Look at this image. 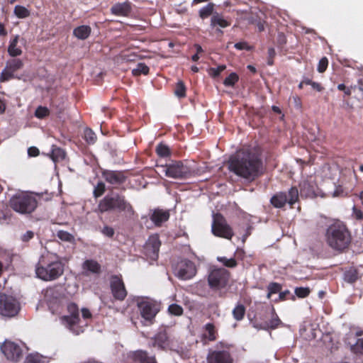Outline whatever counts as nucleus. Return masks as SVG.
Wrapping results in <instances>:
<instances>
[{
  "label": "nucleus",
  "instance_id": "1",
  "mask_svg": "<svg viewBox=\"0 0 363 363\" xmlns=\"http://www.w3.org/2000/svg\"><path fill=\"white\" fill-rule=\"evenodd\" d=\"M229 169L236 175L252 181L262 173V162L253 153L240 151L228 162Z\"/></svg>",
  "mask_w": 363,
  "mask_h": 363
},
{
  "label": "nucleus",
  "instance_id": "2",
  "mask_svg": "<svg viewBox=\"0 0 363 363\" xmlns=\"http://www.w3.org/2000/svg\"><path fill=\"white\" fill-rule=\"evenodd\" d=\"M325 241L333 250L344 252L352 242V235L347 225L340 220L331 223L325 231Z\"/></svg>",
  "mask_w": 363,
  "mask_h": 363
},
{
  "label": "nucleus",
  "instance_id": "3",
  "mask_svg": "<svg viewBox=\"0 0 363 363\" xmlns=\"http://www.w3.org/2000/svg\"><path fill=\"white\" fill-rule=\"evenodd\" d=\"M115 211L123 212L128 216H133L135 213L132 205L125 196L115 192L107 194L100 200L96 210L99 213Z\"/></svg>",
  "mask_w": 363,
  "mask_h": 363
},
{
  "label": "nucleus",
  "instance_id": "4",
  "mask_svg": "<svg viewBox=\"0 0 363 363\" xmlns=\"http://www.w3.org/2000/svg\"><path fill=\"white\" fill-rule=\"evenodd\" d=\"M64 272V267L57 258L53 259L52 255L43 257L35 269L37 277L44 281L57 279Z\"/></svg>",
  "mask_w": 363,
  "mask_h": 363
},
{
  "label": "nucleus",
  "instance_id": "5",
  "mask_svg": "<svg viewBox=\"0 0 363 363\" xmlns=\"http://www.w3.org/2000/svg\"><path fill=\"white\" fill-rule=\"evenodd\" d=\"M38 203L35 196L31 194H22L13 196L10 206L13 211L21 214H29L37 207Z\"/></svg>",
  "mask_w": 363,
  "mask_h": 363
},
{
  "label": "nucleus",
  "instance_id": "6",
  "mask_svg": "<svg viewBox=\"0 0 363 363\" xmlns=\"http://www.w3.org/2000/svg\"><path fill=\"white\" fill-rule=\"evenodd\" d=\"M20 311L19 301L12 296L0 294V315L13 317Z\"/></svg>",
  "mask_w": 363,
  "mask_h": 363
},
{
  "label": "nucleus",
  "instance_id": "7",
  "mask_svg": "<svg viewBox=\"0 0 363 363\" xmlns=\"http://www.w3.org/2000/svg\"><path fill=\"white\" fill-rule=\"evenodd\" d=\"M165 176L173 179H186L191 176L194 171L181 161H175L165 168Z\"/></svg>",
  "mask_w": 363,
  "mask_h": 363
},
{
  "label": "nucleus",
  "instance_id": "8",
  "mask_svg": "<svg viewBox=\"0 0 363 363\" xmlns=\"http://www.w3.org/2000/svg\"><path fill=\"white\" fill-rule=\"evenodd\" d=\"M212 232L215 235L226 239H231L233 235L231 228L220 214L213 216Z\"/></svg>",
  "mask_w": 363,
  "mask_h": 363
},
{
  "label": "nucleus",
  "instance_id": "9",
  "mask_svg": "<svg viewBox=\"0 0 363 363\" xmlns=\"http://www.w3.org/2000/svg\"><path fill=\"white\" fill-rule=\"evenodd\" d=\"M174 272L175 275L180 279L187 280L196 275V269L193 262L184 259L177 264Z\"/></svg>",
  "mask_w": 363,
  "mask_h": 363
},
{
  "label": "nucleus",
  "instance_id": "10",
  "mask_svg": "<svg viewBox=\"0 0 363 363\" xmlns=\"http://www.w3.org/2000/svg\"><path fill=\"white\" fill-rule=\"evenodd\" d=\"M140 314L145 321L149 324L152 323V320L159 311L157 303L150 301H143L138 303Z\"/></svg>",
  "mask_w": 363,
  "mask_h": 363
},
{
  "label": "nucleus",
  "instance_id": "11",
  "mask_svg": "<svg viewBox=\"0 0 363 363\" xmlns=\"http://www.w3.org/2000/svg\"><path fill=\"white\" fill-rule=\"evenodd\" d=\"M229 278V273L225 269H217L213 270L208 276V284L211 288L221 289L227 284Z\"/></svg>",
  "mask_w": 363,
  "mask_h": 363
},
{
  "label": "nucleus",
  "instance_id": "12",
  "mask_svg": "<svg viewBox=\"0 0 363 363\" xmlns=\"http://www.w3.org/2000/svg\"><path fill=\"white\" fill-rule=\"evenodd\" d=\"M67 309L69 315H62L60 318L61 322L70 330L75 332L74 328L79 321V308L75 303H69Z\"/></svg>",
  "mask_w": 363,
  "mask_h": 363
},
{
  "label": "nucleus",
  "instance_id": "13",
  "mask_svg": "<svg viewBox=\"0 0 363 363\" xmlns=\"http://www.w3.org/2000/svg\"><path fill=\"white\" fill-rule=\"evenodd\" d=\"M208 363H233V358L228 350H210L207 356Z\"/></svg>",
  "mask_w": 363,
  "mask_h": 363
},
{
  "label": "nucleus",
  "instance_id": "14",
  "mask_svg": "<svg viewBox=\"0 0 363 363\" xmlns=\"http://www.w3.org/2000/svg\"><path fill=\"white\" fill-rule=\"evenodd\" d=\"M160 245L161 242L157 235L150 236L144 246L145 255L152 260L157 259Z\"/></svg>",
  "mask_w": 363,
  "mask_h": 363
},
{
  "label": "nucleus",
  "instance_id": "15",
  "mask_svg": "<svg viewBox=\"0 0 363 363\" xmlns=\"http://www.w3.org/2000/svg\"><path fill=\"white\" fill-rule=\"evenodd\" d=\"M1 350L8 359L17 361L22 354L19 345L11 341H5L1 346Z\"/></svg>",
  "mask_w": 363,
  "mask_h": 363
},
{
  "label": "nucleus",
  "instance_id": "16",
  "mask_svg": "<svg viewBox=\"0 0 363 363\" xmlns=\"http://www.w3.org/2000/svg\"><path fill=\"white\" fill-rule=\"evenodd\" d=\"M293 190L294 188L292 187L288 194L286 193L277 194L271 199L272 204L276 208H281L286 203H288L290 208H293V204L294 203V196L292 195Z\"/></svg>",
  "mask_w": 363,
  "mask_h": 363
},
{
  "label": "nucleus",
  "instance_id": "17",
  "mask_svg": "<svg viewBox=\"0 0 363 363\" xmlns=\"http://www.w3.org/2000/svg\"><path fill=\"white\" fill-rule=\"evenodd\" d=\"M111 288L113 296L118 300H123L127 292L123 281L117 277H113L111 279Z\"/></svg>",
  "mask_w": 363,
  "mask_h": 363
},
{
  "label": "nucleus",
  "instance_id": "18",
  "mask_svg": "<svg viewBox=\"0 0 363 363\" xmlns=\"http://www.w3.org/2000/svg\"><path fill=\"white\" fill-rule=\"evenodd\" d=\"M102 177L106 182L113 185L121 184L125 180L124 174L119 171L104 170Z\"/></svg>",
  "mask_w": 363,
  "mask_h": 363
},
{
  "label": "nucleus",
  "instance_id": "19",
  "mask_svg": "<svg viewBox=\"0 0 363 363\" xmlns=\"http://www.w3.org/2000/svg\"><path fill=\"white\" fill-rule=\"evenodd\" d=\"M82 269L85 275H89V273L99 274L101 265L94 259H87L82 264Z\"/></svg>",
  "mask_w": 363,
  "mask_h": 363
},
{
  "label": "nucleus",
  "instance_id": "20",
  "mask_svg": "<svg viewBox=\"0 0 363 363\" xmlns=\"http://www.w3.org/2000/svg\"><path fill=\"white\" fill-rule=\"evenodd\" d=\"M169 218V211L162 209L154 210L150 216V219L156 225H160L163 222L167 221Z\"/></svg>",
  "mask_w": 363,
  "mask_h": 363
},
{
  "label": "nucleus",
  "instance_id": "21",
  "mask_svg": "<svg viewBox=\"0 0 363 363\" xmlns=\"http://www.w3.org/2000/svg\"><path fill=\"white\" fill-rule=\"evenodd\" d=\"M112 13L118 16H127L130 12V6L128 3H118L111 8Z\"/></svg>",
  "mask_w": 363,
  "mask_h": 363
},
{
  "label": "nucleus",
  "instance_id": "22",
  "mask_svg": "<svg viewBox=\"0 0 363 363\" xmlns=\"http://www.w3.org/2000/svg\"><path fill=\"white\" fill-rule=\"evenodd\" d=\"M300 196L301 197H312L315 194L314 187L308 181L299 184Z\"/></svg>",
  "mask_w": 363,
  "mask_h": 363
},
{
  "label": "nucleus",
  "instance_id": "23",
  "mask_svg": "<svg viewBox=\"0 0 363 363\" xmlns=\"http://www.w3.org/2000/svg\"><path fill=\"white\" fill-rule=\"evenodd\" d=\"M204 341H214L216 339V331L215 327L211 323H207L205 325V331L202 335ZM205 344L206 342H204Z\"/></svg>",
  "mask_w": 363,
  "mask_h": 363
},
{
  "label": "nucleus",
  "instance_id": "24",
  "mask_svg": "<svg viewBox=\"0 0 363 363\" xmlns=\"http://www.w3.org/2000/svg\"><path fill=\"white\" fill-rule=\"evenodd\" d=\"M90 33L91 28L88 26H79L76 28L73 31L74 36L80 40L86 39L89 36Z\"/></svg>",
  "mask_w": 363,
  "mask_h": 363
},
{
  "label": "nucleus",
  "instance_id": "25",
  "mask_svg": "<svg viewBox=\"0 0 363 363\" xmlns=\"http://www.w3.org/2000/svg\"><path fill=\"white\" fill-rule=\"evenodd\" d=\"M135 361L140 363H157L154 357H149L144 351H137L133 354Z\"/></svg>",
  "mask_w": 363,
  "mask_h": 363
},
{
  "label": "nucleus",
  "instance_id": "26",
  "mask_svg": "<svg viewBox=\"0 0 363 363\" xmlns=\"http://www.w3.org/2000/svg\"><path fill=\"white\" fill-rule=\"evenodd\" d=\"M19 36L16 35L13 39L11 41L10 45L8 48V52L12 57L21 55L22 53L21 50L17 47Z\"/></svg>",
  "mask_w": 363,
  "mask_h": 363
},
{
  "label": "nucleus",
  "instance_id": "27",
  "mask_svg": "<svg viewBox=\"0 0 363 363\" xmlns=\"http://www.w3.org/2000/svg\"><path fill=\"white\" fill-rule=\"evenodd\" d=\"M216 25L219 26L221 28L228 27L230 23L224 19L219 13H215L211 19V26L212 27L216 26Z\"/></svg>",
  "mask_w": 363,
  "mask_h": 363
},
{
  "label": "nucleus",
  "instance_id": "28",
  "mask_svg": "<svg viewBox=\"0 0 363 363\" xmlns=\"http://www.w3.org/2000/svg\"><path fill=\"white\" fill-rule=\"evenodd\" d=\"M23 66V62L21 60L13 58L7 61L6 67H8L9 70H11L15 73V72L21 69Z\"/></svg>",
  "mask_w": 363,
  "mask_h": 363
},
{
  "label": "nucleus",
  "instance_id": "29",
  "mask_svg": "<svg viewBox=\"0 0 363 363\" xmlns=\"http://www.w3.org/2000/svg\"><path fill=\"white\" fill-rule=\"evenodd\" d=\"M303 128L306 132L303 133V140L306 142H313L317 139L316 130L314 128H307L305 125Z\"/></svg>",
  "mask_w": 363,
  "mask_h": 363
},
{
  "label": "nucleus",
  "instance_id": "30",
  "mask_svg": "<svg viewBox=\"0 0 363 363\" xmlns=\"http://www.w3.org/2000/svg\"><path fill=\"white\" fill-rule=\"evenodd\" d=\"M65 157V152L60 147L53 146L51 153V158L54 162L62 160Z\"/></svg>",
  "mask_w": 363,
  "mask_h": 363
},
{
  "label": "nucleus",
  "instance_id": "31",
  "mask_svg": "<svg viewBox=\"0 0 363 363\" xmlns=\"http://www.w3.org/2000/svg\"><path fill=\"white\" fill-rule=\"evenodd\" d=\"M213 8L214 4L213 3H209L206 6L203 7L199 11V16L204 19L206 18H208L211 15H213L215 13H213Z\"/></svg>",
  "mask_w": 363,
  "mask_h": 363
},
{
  "label": "nucleus",
  "instance_id": "32",
  "mask_svg": "<svg viewBox=\"0 0 363 363\" xmlns=\"http://www.w3.org/2000/svg\"><path fill=\"white\" fill-rule=\"evenodd\" d=\"M13 78H17L18 79H23V78L21 77H16L14 75V72H12L11 70H9L8 69V67H6L4 69V70L2 71L1 74L0 82H4L9 81V80H10L11 79H13Z\"/></svg>",
  "mask_w": 363,
  "mask_h": 363
},
{
  "label": "nucleus",
  "instance_id": "33",
  "mask_svg": "<svg viewBox=\"0 0 363 363\" xmlns=\"http://www.w3.org/2000/svg\"><path fill=\"white\" fill-rule=\"evenodd\" d=\"M345 280L348 283H354L358 279V272L355 269H350L345 272Z\"/></svg>",
  "mask_w": 363,
  "mask_h": 363
},
{
  "label": "nucleus",
  "instance_id": "34",
  "mask_svg": "<svg viewBox=\"0 0 363 363\" xmlns=\"http://www.w3.org/2000/svg\"><path fill=\"white\" fill-rule=\"evenodd\" d=\"M57 236L62 241L73 243L74 242V237L69 233L64 230H59L57 233Z\"/></svg>",
  "mask_w": 363,
  "mask_h": 363
},
{
  "label": "nucleus",
  "instance_id": "35",
  "mask_svg": "<svg viewBox=\"0 0 363 363\" xmlns=\"http://www.w3.org/2000/svg\"><path fill=\"white\" fill-rule=\"evenodd\" d=\"M350 350L354 354L363 355V337L357 339L356 342L351 345Z\"/></svg>",
  "mask_w": 363,
  "mask_h": 363
},
{
  "label": "nucleus",
  "instance_id": "36",
  "mask_svg": "<svg viewBox=\"0 0 363 363\" xmlns=\"http://www.w3.org/2000/svg\"><path fill=\"white\" fill-rule=\"evenodd\" d=\"M132 72L135 76L140 74H147L149 72V67L143 63H139L137 67L133 69Z\"/></svg>",
  "mask_w": 363,
  "mask_h": 363
},
{
  "label": "nucleus",
  "instance_id": "37",
  "mask_svg": "<svg viewBox=\"0 0 363 363\" xmlns=\"http://www.w3.org/2000/svg\"><path fill=\"white\" fill-rule=\"evenodd\" d=\"M245 308L242 305H238L237 306L233 311V316L234 318L237 320H240L243 318L244 317V315H245Z\"/></svg>",
  "mask_w": 363,
  "mask_h": 363
},
{
  "label": "nucleus",
  "instance_id": "38",
  "mask_svg": "<svg viewBox=\"0 0 363 363\" xmlns=\"http://www.w3.org/2000/svg\"><path fill=\"white\" fill-rule=\"evenodd\" d=\"M268 293H267V298L269 299H270L272 298V296L274 294H277V293H279L280 291H281V286L279 284H277V283H271L269 286H268Z\"/></svg>",
  "mask_w": 363,
  "mask_h": 363
},
{
  "label": "nucleus",
  "instance_id": "39",
  "mask_svg": "<svg viewBox=\"0 0 363 363\" xmlns=\"http://www.w3.org/2000/svg\"><path fill=\"white\" fill-rule=\"evenodd\" d=\"M25 363H45V361L39 354H30L26 357Z\"/></svg>",
  "mask_w": 363,
  "mask_h": 363
},
{
  "label": "nucleus",
  "instance_id": "40",
  "mask_svg": "<svg viewBox=\"0 0 363 363\" xmlns=\"http://www.w3.org/2000/svg\"><path fill=\"white\" fill-rule=\"evenodd\" d=\"M156 152L160 157H167L170 155L168 146L162 143L157 146Z\"/></svg>",
  "mask_w": 363,
  "mask_h": 363
},
{
  "label": "nucleus",
  "instance_id": "41",
  "mask_svg": "<svg viewBox=\"0 0 363 363\" xmlns=\"http://www.w3.org/2000/svg\"><path fill=\"white\" fill-rule=\"evenodd\" d=\"M218 260L227 267H235L237 265V262L233 258L228 259L225 257H218Z\"/></svg>",
  "mask_w": 363,
  "mask_h": 363
},
{
  "label": "nucleus",
  "instance_id": "42",
  "mask_svg": "<svg viewBox=\"0 0 363 363\" xmlns=\"http://www.w3.org/2000/svg\"><path fill=\"white\" fill-rule=\"evenodd\" d=\"M84 138L89 144H93L96 142V136L95 133L89 128L84 130Z\"/></svg>",
  "mask_w": 363,
  "mask_h": 363
},
{
  "label": "nucleus",
  "instance_id": "43",
  "mask_svg": "<svg viewBox=\"0 0 363 363\" xmlns=\"http://www.w3.org/2000/svg\"><path fill=\"white\" fill-rule=\"evenodd\" d=\"M238 81V76L237 74L233 72L223 82V84L227 86H233Z\"/></svg>",
  "mask_w": 363,
  "mask_h": 363
},
{
  "label": "nucleus",
  "instance_id": "44",
  "mask_svg": "<svg viewBox=\"0 0 363 363\" xmlns=\"http://www.w3.org/2000/svg\"><path fill=\"white\" fill-rule=\"evenodd\" d=\"M186 93V87L183 82L179 81L176 86L174 94L178 97H184Z\"/></svg>",
  "mask_w": 363,
  "mask_h": 363
},
{
  "label": "nucleus",
  "instance_id": "45",
  "mask_svg": "<svg viewBox=\"0 0 363 363\" xmlns=\"http://www.w3.org/2000/svg\"><path fill=\"white\" fill-rule=\"evenodd\" d=\"M14 13L18 18H25L29 15L28 10L21 6H16L14 9Z\"/></svg>",
  "mask_w": 363,
  "mask_h": 363
},
{
  "label": "nucleus",
  "instance_id": "46",
  "mask_svg": "<svg viewBox=\"0 0 363 363\" xmlns=\"http://www.w3.org/2000/svg\"><path fill=\"white\" fill-rule=\"evenodd\" d=\"M167 340V336L164 333H159L155 337V344L160 347H164Z\"/></svg>",
  "mask_w": 363,
  "mask_h": 363
},
{
  "label": "nucleus",
  "instance_id": "47",
  "mask_svg": "<svg viewBox=\"0 0 363 363\" xmlns=\"http://www.w3.org/2000/svg\"><path fill=\"white\" fill-rule=\"evenodd\" d=\"M311 293V289L309 287H296V297L306 298Z\"/></svg>",
  "mask_w": 363,
  "mask_h": 363
},
{
  "label": "nucleus",
  "instance_id": "48",
  "mask_svg": "<svg viewBox=\"0 0 363 363\" xmlns=\"http://www.w3.org/2000/svg\"><path fill=\"white\" fill-rule=\"evenodd\" d=\"M105 190V184L103 182H99L94 191V196L96 198L101 196L104 193Z\"/></svg>",
  "mask_w": 363,
  "mask_h": 363
},
{
  "label": "nucleus",
  "instance_id": "49",
  "mask_svg": "<svg viewBox=\"0 0 363 363\" xmlns=\"http://www.w3.org/2000/svg\"><path fill=\"white\" fill-rule=\"evenodd\" d=\"M169 312L175 315H180L183 313L182 308L177 304H172L169 306Z\"/></svg>",
  "mask_w": 363,
  "mask_h": 363
},
{
  "label": "nucleus",
  "instance_id": "50",
  "mask_svg": "<svg viewBox=\"0 0 363 363\" xmlns=\"http://www.w3.org/2000/svg\"><path fill=\"white\" fill-rule=\"evenodd\" d=\"M328 65V58L326 57H322L320 60L318 65V71L320 73L324 72L326 70Z\"/></svg>",
  "mask_w": 363,
  "mask_h": 363
},
{
  "label": "nucleus",
  "instance_id": "51",
  "mask_svg": "<svg viewBox=\"0 0 363 363\" xmlns=\"http://www.w3.org/2000/svg\"><path fill=\"white\" fill-rule=\"evenodd\" d=\"M49 113V110L46 107L39 106L35 113V116L38 118H43Z\"/></svg>",
  "mask_w": 363,
  "mask_h": 363
},
{
  "label": "nucleus",
  "instance_id": "52",
  "mask_svg": "<svg viewBox=\"0 0 363 363\" xmlns=\"http://www.w3.org/2000/svg\"><path fill=\"white\" fill-rule=\"evenodd\" d=\"M352 217H354L356 220H363V212L362 210L357 207L356 206H354L352 207Z\"/></svg>",
  "mask_w": 363,
  "mask_h": 363
},
{
  "label": "nucleus",
  "instance_id": "53",
  "mask_svg": "<svg viewBox=\"0 0 363 363\" xmlns=\"http://www.w3.org/2000/svg\"><path fill=\"white\" fill-rule=\"evenodd\" d=\"M226 68L225 65H220L216 68H211L209 69V74L213 77H218L221 72H223Z\"/></svg>",
  "mask_w": 363,
  "mask_h": 363
},
{
  "label": "nucleus",
  "instance_id": "54",
  "mask_svg": "<svg viewBox=\"0 0 363 363\" xmlns=\"http://www.w3.org/2000/svg\"><path fill=\"white\" fill-rule=\"evenodd\" d=\"M235 48L238 50H252V47L248 45L246 42H240L235 44Z\"/></svg>",
  "mask_w": 363,
  "mask_h": 363
},
{
  "label": "nucleus",
  "instance_id": "55",
  "mask_svg": "<svg viewBox=\"0 0 363 363\" xmlns=\"http://www.w3.org/2000/svg\"><path fill=\"white\" fill-rule=\"evenodd\" d=\"M275 55H276V52H275L274 49L272 48H269V50H268V60H267V63L269 65H273V63H274L273 58L274 57Z\"/></svg>",
  "mask_w": 363,
  "mask_h": 363
},
{
  "label": "nucleus",
  "instance_id": "56",
  "mask_svg": "<svg viewBox=\"0 0 363 363\" xmlns=\"http://www.w3.org/2000/svg\"><path fill=\"white\" fill-rule=\"evenodd\" d=\"M337 89L340 91H342L346 96H350L352 94V90L350 87H347L344 84H340L337 85Z\"/></svg>",
  "mask_w": 363,
  "mask_h": 363
},
{
  "label": "nucleus",
  "instance_id": "57",
  "mask_svg": "<svg viewBox=\"0 0 363 363\" xmlns=\"http://www.w3.org/2000/svg\"><path fill=\"white\" fill-rule=\"evenodd\" d=\"M102 233L105 235L111 238L114 235V230L111 227L105 226L102 230Z\"/></svg>",
  "mask_w": 363,
  "mask_h": 363
},
{
  "label": "nucleus",
  "instance_id": "58",
  "mask_svg": "<svg viewBox=\"0 0 363 363\" xmlns=\"http://www.w3.org/2000/svg\"><path fill=\"white\" fill-rule=\"evenodd\" d=\"M28 154L30 157H36L39 155V150L35 147H30L28 150Z\"/></svg>",
  "mask_w": 363,
  "mask_h": 363
},
{
  "label": "nucleus",
  "instance_id": "59",
  "mask_svg": "<svg viewBox=\"0 0 363 363\" xmlns=\"http://www.w3.org/2000/svg\"><path fill=\"white\" fill-rule=\"evenodd\" d=\"M313 81L310 77H304L303 79L298 84V87L302 89L304 85H311Z\"/></svg>",
  "mask_w": 363,
  "mask_h": 363
},
{
  "label": "nucleus",
  "instance_id": "60",
  "mask_svg": "<svg viewBox=\"0 0 363 363\" xmlns=\"http://www.w3.org/2000/svg\"><path fill=\"white\" fill-rule=\"evenodd\" d=\"M311 86L313 89L318 92H321L324 89V87L320 83L315 82H313Z\"/></svg>",
  "mask_w": 363,
  "mask_h": 363
},
{
  "label": "nucleus",
  "instance_id": "61",
  "mask_svg": "<svg viewBox=\"0 0 363 363\" xmlns=\"http://www.w3.org/2000/svg\"><path fill=\"white\" fill-rule=\"evenodd\" d=\"M33 235H34L33 232L28 230L22 236V240L24 242H27L29 240H30L31 238H33Z\"/></svg>",
  "mask_w": 363,
  "mask_h": 363
},
{
  "label": "nucleus",
  "instance_id": "62",
  "mask_svg": "<svg viewBox=\"0 0 363 363\" xmlns=\"http://www.w3.org/2000/svg\"><path fill=\"white\" fill-rule=\"evenodd\" d=\"M82 317L84 319L90 318L91 317V314L89 310L87 308H82Z\"/></svg>",
  "mask_w": 363,
  "mask_h": 363
},
{
  "label": "nucleus",
  "instance_id": "63",
  "mask_svg": "<svg viewBox=\"0 0 363 363\" xmlns=\"http://www.w3.org/2000/svg\"><path fill=\"white\" fill-rule=\"evenodd\" d=\"M334 196H345L346 194L344 193L343 190L340 188H337L333 193Z\"/></svg>",
  "mask_w": 363,
  "mask_h": 363
},
{
  "label": "nucleus",
  "instance_id": "64",
  "mask_svg": "<svg viewBox=\"0 0 363 363\" xmlns=\"http://www.w3.org/2000/svg\"><path fill=\"white\" fill-rule=\"evenodd\" d=\"M165 168H168V164L157 166L156 172L158 174H165V171H164Z\"/></svg>",
  "mask_w": 363,
  "mask_h": 363
}]
</instances>
